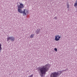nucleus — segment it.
Wrapping results in <instances>:
<instances>
[{
	"label": "nucleus",
	"instance_id": "nucleus-1",
	"mask_svg": "<svg viewBox=\"0 0 77 77\" xmlns=\"http://www.w3.org/2000/svg\"><path fill=\"white\" fill-rule=\"evenodd\" d=\"M51 66V65L48 63L45 66H42L41 67H39L36 68V70L38 72L41 77H43L44 74L45 75L46 72H48Z\"/></svg>",
	"mask_w": 77,
	"mask_h": 77
},
{
	"label": "nucleus",
	"instance_id": "nucleus-2",
	"mask_svg": "<svg viewBox=\"0 0 77 77\" xmlns=\"http://www.w3.org/2000/svg\"><path fill=\"white\" fill-rule=\"evenodd\" d=\"M20 4V5H17V8H18V12H19V13H20V14H22L23 13V16H24V15H26V10L25 9H24L23 11L22 10V8H24V4H23L22 3H20V2H19Z\"/></svg>",
	"mask_w": 77,
	"mask_h": 77
},
{
	"label": "nucleus",
	"instance_id": "nucleus-3",
	"mask_svg": "<svg viewBox=\"0 0 77 77\" xmlns=\"http://www.w3.org/2000/svg\"><path fill=\"white\" fill-rule=\"evenodd\" d=\"M63 72V70L58 71L57 72H54L50 74V77H57L60 75L61 74H62Z\"/></svg>",
	"mask_w": 77,
	"mask_h": 77
},
{
	"label": "nucleus",
	"instance_id": "nucleus-4",
	"mask_svg": "<svg viewBox=\"0 0 77 77\" xmlns=\"http://www.w3.org/2000/svg\"><path fill=\"white\" fill-rule=\"evenodd\" d=\"M10 40L12 42H14L15 41V37L11 36L7 38V41H9Z\"/></svg>",
	"mask_w": 77,
	"mask_h": 77
},
{
	"label": "nucleus",
	"instance_id": "nucleus-5",
	"mask_svg": "<svg viewBox=\"0 0 77 77\" xmlns=\"http://www.w3.org/2000/svg\"><path fill=\"white\" fill-rule=\"evenodd\" d=\"M41 32V29H38L36 30H35L36 33L37 35L39 34L40 32Z\"/></svg>",
	"mask_w": 77,
	"mask_h": 77
},
{
	"label": "nucleus",
	"instance_id": "nucleus-6",
	"mask_svg": "<svg viewBox=\"0 0 77 77\" xmlns=\"http://www.w3.org/2000/svg\"><path fill=\"white\" fill-rule=\"evenodd\" d=\"M60 38V36L58 37V38H57L56 39H55V41H59V39Z\"/></svg>",
	"mask_w": 77,
	"mask_h": 77
},
{
	"label": "nucleus",
	"instance_id": "nucleus-7",
	"mask_svg": "<svg viewBox=\"0 0 77 77\" xmlns=\"http://www.w3.org/2000/svg\"><path fill=\"white\" fill-rule=\"evenodd\" d=\"M67 3V8L68 9H69V3L68 2L66 3Z\"/></svg>",
	"mask_w": 77,
	"mask_h": 77
},
{
	"label": "nucleus",
	"instance_id": "nucleus-8",
	"mask_svg": "<svg viewBox=\"0 0 77 77\" xmlns=\"http://www.w3.org/2000/svg\"><path fill=\"white\" fill-rule=\"evenodd\" d=\"M34 35H33V34H31L30 36V38H33V36H34Z\"/></svg>",
	"mask_w": 77,
	"mask_h": 77
},
{
	"label": "nucleus",
	"instance_id": "nucleus-9",
	"mask_svg": "<svg viewBox=\"0 0 77 77\" xmlns=\"http://www.w3.org/2000/svg\"><path fill=\"white\" fill-rule=\"evenodd\" d=\"M59 35H55V39H56V38H57V37H59Z\"/></svg>",
	"mask_w": 77,
	"mask_h": 77
},
{
	"label": "nucleus",
	"instance_id": "nucleus-10",
	"mask_svg": "<svg viewBox=\"0 0 77 77\" xmlns=\"http://www.w3.org/2000/svg\"><path fill=\"white\" fill-rule=\"evenodd\" d=\"M2 50V44H0V50Z\"/></svg>",
	"mask_w": 77,
	"mask_h": 77
},
{
	"label": "nucleus",
	"instance_id": "nucleus-11",
	"mask_svg": "<svg viewBox=\"0 0 77 77\" xmlns=\"http://www.w3.org/2000/svg\"><path fill=\"white\" fill-rule=\"evenodd\" d=\"M54 50L55 51H57V48H54Z\"/></svg>",
	"mask_w": 77,
	"mask_h": 77
},
{
	"label": "nucleus",
	"instance_id": "nucleus-12",
	"mask_svg": "<svg viewBox=\"0 0 77 77\" xmlns=\"http://www.w3.org/2000/svg\"><path fill=\"white\" fill-rule=\"evenodd\" d=\"M33 74L29 76L28 77H33Z\"/></svg>",
	"mask_w": 77,
	"mask_h": 77
},
{
	"label": "nucleus",
	"instance_id": "nucleus-13",
	"mask_svg": "<svg viewBox=\"0 0 77 77\" xmlns=\"http://www.w3.org/2000/svg\"><path fill=\"white\" fill-rule=\"evenodd\" d=\"M26 10V14H28V10Z\"/></svg>",
	"mask_w": 77,
	"mask_h": 77
},
{
	"label": "nucleus",
	"instance_id": "nucleus-14",
	"mask_svg": "<svg viewBox=\"0 0 77 77\" xmlns=\"http://www.w3.org/2000/svg\"><path fill=\"white\" fill-rule=\"evenodd\" d=\"M57 19V17H55L54 18V19H55V20H56Z\"/></svg>",
	"mask_w": 77,
	"mask_h": 77
},
{
	"label": "nucleus",
	"instance_id": "nucleus-15",
	"mask_svg": "<svg viewBox=\"0 0 77 77\" xmlns=\"http://www.w3.org/2000/svg\"><path fill=\"white\" fill-rule=\"evenodd\" d=\"M66 70H67V69H65L64 70H63V71H66Z\"/></svg>",
	"mask_w": 77,
	"mask_h": 77
},
{
	"label": "nucleus",
	"instance_id": "nucleus-16",
	"mask_svg": "<svg viewBox=\"0 0 77 77\" xmlns=\"http://www.w3.org/2000/svg\"><path fill=\"white\" fill-rule=\"evenodd\" d=\"M67 10L68 11H69V9H68Z\"/></svg>",
	"mask_w": 77,
	"mask_h": 77
}]
</instances>
